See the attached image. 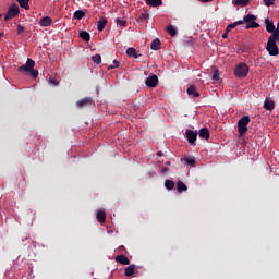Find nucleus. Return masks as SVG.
<instances>
[{"label":"nucleus","instance_id":"obj_35","mask_svg":"<svg viewBox=\"0 0 279 279\" xmlns=\"http://www.w3.org/2000/svg\"><path fill=\"white\" fill-rule=\"evenodd\" d=\"M28 73L33 76L34 80L38 77V70H35L34 68Z\"/></svg>","mask_w":279,"mask_h":279},{"label":"nucleus","instance_id":"obj_18","mask_svg":"<svg viewBox=\"0 0 279 279\" xmlns=\"http://www.w3.org/2000/svg\"><path fill=\"white\" fill-rule=\"evenodd\" d=\"M106 25H108V20L106 17L100 19L97 24L98 32H104Z\"/></svg>","mask_w":279,"mask_h":279},{"label":"nucleus","instance_id":"obj_21","mask_svg":"<svg viewBox=\"0 0 279 279\" xmlns=\"http://www.w3.org/2000/svg\"><path fill=\"white\" fill-rule=\"evenodd\" d=\"M97 221H99L100 223H106V211L100 209L97 213Z\"/></svg>","mask_w":279,"mask_h":279},{"label":"nucleus","instance_id":"obj_29","mask_svg":"<svg viewBox=\"0 0 279 279\" xmlns=\"http://www.w3.org/2000/svg\"><path fill=\"white\" fill-rule=\"evenodd\" d=\"M167 32H168V34H170L172 37H173V36H178V31L173 27V25H169V26L167 27Z\"/></svg>","mask_w":279,"mask_h":279},{"label":"nucleus","instance_id":"obj_4","mask_svg":"<svg viewBox=\"0 0 279 279\" xmlns=\"http://www.w3.org/2000/svg\"><path fill=\"white\" fill-rule=\"evenodd\" d=\"M247 73H250V66L245 63H239L234 69L235 77H247Z\"/></svg>","mask_w":279,"mask_h":279},{"label":"nucleus","instance_id":"obj_5","mask_svg":"<svg viewBox=\"0 0 279 279\" xmlns=\"http://www.w3.org/2000/svg\"><path fill=\"white\" fill-rule=\"evenodd\" d=\"M76 108H95V100H93L90 97L82 98L76 102Z\"/></svg>","mask_w":279,"mask_h":279},{"label":"nucleus","instance_id":"obj_31","mask_svg":"<svg viewBox=\"0 0 279 279\" xmlns=\"http://www.w3.org/2000/svg\"><path fill=\"white\" fill-rule=\"evenodd\" d=\"M92 61L95 63V64H99L101 62V54H95L92 57Z\"/></svg>","mask_w":279,"mask_h":279},{"label":"nucleus","instance_id":"obj_42","mask_svg":"<svg viewBox=\"0 0 279 279\" xmlns=\"http://www.w3.org/2000/svg\"><path fill=\"white\" fill-rule=\"evenodd\" d=\"M202 1V3H209V1H213V0H199Z\"/></svg>","mask_w":279,"mask_h":279},{"label":"nucleus","instance_id":"obj_40","mask_svg":"<svg viewBox=\"0 0 279 279\" xmlns=\"http://www.w3.org/2000/svg\"><path fill=\"white\" fill-rule=\"evenodd\" d=\"M140 19H143V20L149 19V13H141Z\"/></svg>","mask_w":279,"mask_h":279},{"label":"nucleus","instance_id":"obj_23","mask_svg":"<svg viewBox=\"0 0 279 279\" xmlns=\"http://www.w3.org/2000/svg\"><path fill=\"white\" fill-rule=\"evenodd\" d=\"M243 22H244V21H236V22H234V23L229 24V25L226 27L227 32H232V29H234L235 27H239V25H243Z\"/></svg>","mask_w":279,"mask_h":279},{"label":"nucleus","instance_id":"obj_22","mask_svg":"<svg viewBox=\"0 0 279 279\" xmlns=\"http://www.w3.org/2000/svg\"><path fill=\"white\" fill-rule=\"evenodd\" d=\"M187 95H192V97L194 98L199 97V94L194 85H191L190 87H187Z\"/></svg>","mask_w":279,"mask_h":279},{"label":"nucleus","instance_id":"obj_15","mask_svg":"<svg viewBox=\"0 0 279 279\" xmlns=\"http://www.w3.org/2000/svg\"><path fill=\"white\" fill-rule=\"evenodd\" d=\"M116 263H120V265H130V259L125 255L116 256Z\"/></svg>","mask_w":279,"mask_h":279},{"label":"nucleus","instance_id":"obj_7","mask_svg":"<svg viewBox=\"0 0 279 279\" xmlns=\"http://www.w3.org/2000/svg\"><path fill=\"white\" fill-rule=\"evenodd\" d=\"M36 66V61L27 59L26 63L21 65L17 71L19 73H29L32 69Z\"/></svg>","mask_w":279,"mask_h":279},{"label":"nucleus","instance_id":"obj_1","mask_svg":"<svg viewBox=\"0 0 279 279\" xmlns=\"http://www.w3.org/2000/svg\"><path fill=\"white\" fill-rule=\"evenodd\" d=\"M240 21H244V23L246 24V29H258V27H260V24H258L256 21V15L253 14H247L243 17V20Z\"/></svg>","mask_w":279,"mask_h":279},{"label":"nucleus","instance_id":"obj_13","mask_svg":"<svg viewBox=\"0 0 279 279\" xmlns=\"http://www.w3.org/2000/svg\"><path fill=\"white\" fill-rule=\"evenodd\" d=\"M135 271H136V265L132 264L124 269V276H126V278H130L134 276Z\"/></svg>","mask_w":279,"mask_h":279},{"label":"nucleus","instance_id":"obj_36","mask_svg":"<svg viewBox=\"0 0 279 279\" xmlns=\"http://www.w3.org/2000/svg\"><path fill=\"white\" fill-rule=\"evenodd\" d=\"M111 69H119V61L113 60V64L108 66V70L111 71Z\"/></svg>","mask_w":279,"mask_h":279},{"label":"nucleus","instance_id":"obj_20","mask_svg":"<svg viewBox=\"0 0 279 279\" xmlns=\"http://www.w3.org/2000/svg\"><path fill=\"white\" fill-rule=\"evenodd\" d=\"M126 56H129V58H138V53L136 52V48L130 47L126 49Z\"/></svg>","mask_w":279,"mask_h":279},{"label":"nucleus","instance_id":"obj_34","mask_svg":"<svg viewBox=\"0 0 279 279\" xmlns=\"http://www.w3.org/2000/svg\"><path fill=\"white\" fill-rule=\"evenodd\" d=\"M186 165H195V157H185Z\"/></svg>","mask_w":279,"mask_h":279},{"label":"nucleus","instance_id":"obj_8","mask_svg":"<svg viewBox=\"0 0 279 279\" xmlns=\"http://www.w3.org/2000/svg\"><path fill=\"white\" fill-rule=\"evenodd\" d=\"M19 12H21V9L16 4H13L9 8L4 21H10L11 19L19 16Z\"/></svg>","mask_w":279,"mask_h":279},{"label":"nucleus","instance_id":"obj_27","mask_svg":"<svg viewBox=\"0 0 279 279\" xmlns=\"http://www.w3.org/2000/svg\"><path fill=\"white\" fill-rule=\"evenodd\" d=\"M165 186H166V189H168V191H173V189H175V182H173L171 180H166Z\"/></svg>","mask_w":279,"mask_h":279},{"label":"nucleus","instance_id":"obj_2","mask_svg":"<svg viewBox=\"0 0 279 279\" xmlns=\"http://www.w3.org/2000/svg\"><path fill=\"white\" fill-rule=\"evenodd\" d=\"M266 50L268 51L269 56H278L279 54L278 44H276L275 36H270L268 38Z\"/></svg>","mask_w":279,"mask_h":279},{"label":"nucleus","instance_id":"obj_44","mask_svg":"<svg viewBox=\"0 0 279 279\" xmlns=\"http://www.w3.org/2000/svg\"><path fill=\"white\" fill-rule=\"evenodd\" d=\"M0 38H3V33H0Z\"/></svg>","mask_w":279,"mask_h":279},{"label":"nucleus","instance_id":"obj_25","mask_svg":"<svg viewBox=\"0 0 279 279\" xmlns=\"http://www.w3.org/2000/svg\"><path fill=\"white\" fill-rule=\"evenodd\" d=\"M20 4V8H24V10H29V0H16Z\"/></svg>","mask_w":279,"mask_h":279},{"label":"nucleus","instance_id":"obj_14","mask_svg":"<svg viewBox=\"0 0 279 279\" xmlns=\"http://www.w3.org/2000/svg\"><path fill=\"white\" fill-rule=\"evenodd\" d=\"M264 108L265 110H275L276 109V102L274 100L265 99L264 101Z\"/></svg>","mask_w":279,"mask_h":279},{"label":"nucleus","instance_id":"obj_38","mask_svg":"<svg viewBox=\"0 0 279 279\" xmlns=\"http://www.w3.org/2000/svg\"><path fill=\"white\" fill-rule=\"evenodd\" d=\"M25 32V27L21 26V24L17 25V34H23Z\"/></svg>","mask_w":279,"mask_h":279},{"label":"nucleus","instance_id":"obj_45","mask_svg":"<svg viewBox=\"0 0 279 279\" xmlns=\"http://www.w3.org/2000/svg\"><path fill=\"white\" fill-rule=\"evenodd\" d=\"M0 19H1V14H0Z\"/></svg>","mask_w":279,"mask_h":279},{"label":"nucleus","instance_id":"obj_26","mask_svg":"<svg viewBox=\"0 0 279 279\" xmlns=\"http://www.w3.org/2000/svg\"><path fill=\"white\" fill-rule=\"evenodd\" d=\"M84 16H86V13H84V11L82 10H77L74 12V19H76L77 21H82Z\"/></svg>","mask_w":279,"mask_h":279},{"label":"nucleus","instance_id":"obj_32","mask_svg":"<svg viewBox=\"0 0 279 279\" xmlns=\"http://www.w3.org/2000/svg\"><path fill=\"white\" fill-rule=\"evenodd\" d=\"M211 80H213L215 83L219 82V80H220L219 70H215V72H214V74H213V76H211Z\"/></svg>","mask_w":279,"mask_h":279},{"label":"nucleus","instance_id":"obj_19","mask_svg":"<svg viewBox=\"0 0 279 279\" xmlns=\"http://www.w3.org/2000/svg\"><path fill=\"white\" fill-rule=\"evenodd\" d=\"M177 191H178V193H184V191H189V187L186 186V184H184V182L178 181L177 182Z\"/></svg>","mask_w":279,"mask_h":279},{"label":"nucleus","instance_id":"obj_6","mask_svg":"<svg viewBox=\"0 0 279 279\" xmlns=\"http://www.w3.org/2000/svg\"><path fill=\"white\" fill-rule=\"evenodd\" d=\"M185 137L187 140L189 145H191L192 147H195V145H197L196 141H197V131H193L191 129H187L185 131Z\"/></svg>","mask_w":279,"mask_h":279},{"label":"nucleus","instance_id":"obj_30","mask_svg":"<svg viewBox=\"0 0 279 279\" xmlns=\"http://www.w3.org/2000/svg\"><path fill=\"white\" fill-rule=\"evenodd\" d=\"M116 23L117 25H119L120 27H128V21L125 20H121L119 17L116 19Z\"/></svg>","mask_w":279,"mask_h":279},{"label":"nucleus","instance_id":"obj_43","mask_svg":"<svg viewBox=\"0 0 279 279\" xmlns=\"http://www.w3.org/2000/svg\"><path fill=\"white\" fill-rule=\"evenodd\" d=\"M157 156H163L162 151H158Z\"/></svg>","mask_w":279,"mask_h":279},{"label":"nucleus","instance_id":"obj_33","mask_svg":"<svg viewBox=\"0 0 279 279\" xmlns=\"http://www.w3.org/2000/svg\"><path fill=\"white\" fill-rule=\"evenodd\" d=\"M270 36H274L275 37V43L277 40V43L279 45V24H278V27H277L276 32Z\"/></svg>","mask_w":279,"mask_h":279},{"label":"nucleus","instance_id":"obj_12","mask_svg":"<svg viewBox=\"0 0 279 279\" xmlns=\"http://www.w3.org/2000/svg\"><path fill=\"white\" fill-rule=\"evenodd\" d=\"M266 24V31L269 32V34H274L276 32V25H274V21H270L269 19L265 20Z\"/></svg>","mask_w":279,"mask_h":279},{"label":"nucleus","instance_id":"obj_41","mask_svg":"<svg viewBox=\"0 0 279 279\" xmlns=\"http://www.w3.org/2000/svg\"><path fill=\"white\" fill-rule=\"evenodd\" d=\"M228 34H230V32H228V28H226V32L222 34V38H228Z\"/></svg>","mask_w":279,"mask_h":279},{"label":"nucleus","instance_id":"obj_39","mask_svg":"<svg viewBox=\"0 0 279 279\" xmlns=\"http://www.w3.org/2000/svg\"><path fill=\"white\" fill-rule=\"evenodd\" d=\"M264 3L269 8L270 5H274V0H264Z\"/></svg>","mask_w":279,"mask_h":279},{"label":"nucleus","instance_id":"obj_10","mask_svg":"<svg viewBox=\"0 0 279 279\" xmlns=\"http://www.w3.org/2000/svg\"><path fill=\"white\" fill-rule=\"evenodd\" d=\"M198 136L199 138H204L205 141H208V138H210V131L208 130V128H202L198 131Z\"/></svg>","mask_w":279,"mask_h":279},{"label":"nucleus","instance_id":"obj_16","mask_svg":"<svg viewBox=\"0 0 279 279\" xmlns=\"http://www.w3.org/2000/svg\"><path fill=\"white\" fill-rule=\"evenodd\" d=\"M145 3L150 8H160V5H162V0H145Z\"/></svg>","mask_w":279,"mask_h":279},{"label":"nucleus","instance_id":"obj_28","mask_svg":"<svg viewBox=\"0 0 279 279\" xmlns=\"http://www.w3.org/2000/svg\"><path fill=\"white\" fill-rule=\"evenodd\" d=\"M234 5H241L242 8H245V5H248L250 0H233Z\"/></svg>","mask_w":279,"mask_h":279},{"label":"nucleus","instance_id":"obj_3","mask_svg":"<svg viewBox=\"0 0 279 279\" xmlns=\"http://www.w3.org/2000/svg\"><path fill=\"white\" fill-rule=\"evenodd\" d=\"M247 125H250L248 116H244L238 121V132L240 136H245L247 133Z\"/></svg>","mask_w":279,"mask_h":279},{"label":"nucleus","instance_id":"obj_17","mask_svg":"<svg viewBox=\"0 0 279 279\" xmlns=\"http://www.w3.org/2000/svg\"><path fill=\"white\" fill-rule=\"evenodd\" d=\"M161 46H162V43H160V39L157 38V39L151 41L150 49H153V51H159Z\"/></svg>","mask_w":279,"mask_h":279},{"label":"nucleus","instance_id":"obj_9","mask_svg":"<svg viewBox=\"0 0 279 279\" xmlns=\"http://www.w3.org/2000/svg\"><path fill=\"white\" fill-rule=\"evenodd\" d=\"M145 84L146 86H148V88H156V86H158V76L156 74L147 77L145 80Z\"/></svg>","mask_w":279,"mask_h":279},{"label":"nucleus","instance_id":"obj_37","mask_svg":"<svg viewBox=\"0 0 279 279\" xmlns=\"http://www.w3.org/2000/svg\"><path fill=\"white\" fill-rule=\"evenodd\" d=\"M49 84H52L53 86H58V84H60V82H58L56 78L50 77L49 78Z\"/></svg>","mask_w":279,"mask_h":279},{"label":"nucleus","instance_id":"obj_24","mask_svg":"<svg viewBox=\"0 0 279 279\" xmlns=\"http://www.w3.org/2000/svg\"><path fill=\"white\" fill-rule=\"evenodd\" d=\"M80 38H82V40H84L85 43H90V34L86 31H82L80 33Z\"/></svg>","mask_w":279,"mask_h":279},{"label":"nucleus","instance_id":"obj_11","mask_svg":"<svg viewBox=\"0 0 279 279\" xmlns=\"http://www.w3.org/2000/svg\"><path fill=\"white\" fill-rule=\"evenodd\" d=\"M53 20L49 16H45L39 20L40 27H49V25H52Z\"/></svg>","mask_w":279,"mask_h":279}]
</instances>
